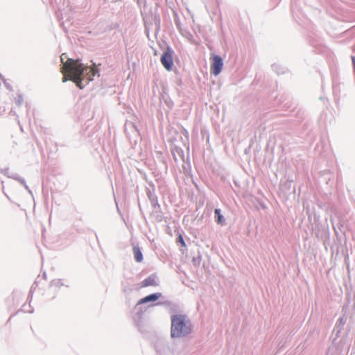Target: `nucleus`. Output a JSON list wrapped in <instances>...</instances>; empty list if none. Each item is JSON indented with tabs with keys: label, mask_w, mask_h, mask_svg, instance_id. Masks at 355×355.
Returning a JSON list of instances; mask_svg holds the SVG:
<instances>
[{
	"label": "nucleus",
	"mask_w": 355,
	"mask_h": 355,
	"mask_svg": "<svg viewBox=\"0 0 355 355\" xmlns=\"http://www.w3.org/2000/svg\"><path fill=\"white\" fill-rule=\"evenodd\" d=\"M173 153L175 160L178 159L177 155H178L180 159L182 160L184 162L188 159V153L185 155L182 150L178 147H175Z\"/></svg>",
	"instance_id": "6"
},
{
	"label": "nucleus",
	"mask_w": 355,
	"mask_h": 355,
	"mask_svg": "<svg viewBox=\"0 0 355 355\" xmlns=\"http://www.w3.org/2000/svg\"><path fill=\"white\" fill-rule=\"evenodd\" d=\"M193 324L185 315L177 314L171 317V336L173 338H184L191 334Z\"/></svg>",
	"instance_id": "2"
},
{
	"label": "nucleus",
	"mask_w": 355,
	"mask_h": 355,
	"mask_svg": "<svg viewBox=\"0 0 355 355\" xmlns=\"http://www.w3.org/2000/svg\"><path fill=\"white\" fill-rule=\"evenodd\" d=\"M176 243H180L181 244V246L186 248H187V245H186V243L182 236L181 234H179L178 238L176 239Z\"/></svg>",
	"instance_id": "9"
},
{
	"label": "nucleus",
	"mask_w": 355,
	"mask_h": 355,
	"mask_svg": "<svg viewBox=\"0 0 355 355\" xmlns=\"http://www.w3.org/2000/svg\"><path fill=\"white\" fill-rule=\"evenodd\" d=\"M215 215H216V220L217 223L223 225L225 222V218L220 213V210L219 209H215Z\"/></svg>",
	"instance_id": "7"
},
{
	"label": "nucleus",
	"mask_w": 355,
	"mask_h": 355,
	"mask_svg": "<svg viewBox=\"0 0 355 355\" xmlns=\"http://www.w3.org/2000/svg\"><path fill=\"white\" fill-rule=\"evenodd\" d=\"M60 60L62 62L61 73L63 74L62 83L71 80L80 89L84 87L83 82L89 83L98 73L94 68L84 65L78 60L67 58L65 53L60 55Z\"/></svg>",
	"instance_id": "1"
},
{
	"label": "nucleus",
	"mask_w": 355,
	"mask_h": 355,
	"mask_svg": "<svg viewBox=\"0 0 355 355\" xmlns=\"http://www.w3.org/2000/svg\"><path fill=\"white\" fill-rule=\"evenodd\" d=\"M134 257L137 262H141L143 259V255L140 250L137 247L133 248Z\"/></svg>",
	"instance_id": "8"
},
{
	"label": "nucleus",
	"mask_w": 355,
	"mask_h": 355,
	"mask_svg": "<svg viewBox=\"0 0 355 355\" xmlns=\"http://www.w3.org/2000/svg\"><path fill=\"white\" fill-rule=\"evenodd\" d=\"M156 281L154 278L149 277L145 281V286H153L156 285Z\"/></svg>",
	"instance_id": "10"
},
{
	"label": "nucleus",
	"mask_w": 355,
	"mask_h": 355,
	"mask_svg": "<svg viewBox=\"0 0 355 355\" xmlns=\"http://www.w3.org/2000/svg\"><path fill=\"white\" fill-rule=\"evenodd\" d=\"M161 296H162V294L160 293H153V294L149 295H148V296L141 299L137 302V305L139 306V305H141V304H146V303H150V302H155L159 298H160Z\"/></svg>",
	"instance_id": "5"
},
{
	"label": "nucleus",
	"mask_w": 355,
	"mask_h": 355,
	"mask_svg": "<svg viewBox=\"0 0 355 355\" xmlns=\"http://www.w3.org/2000/svg\"><path fill=\"white\" fill-rule=\"evenodd\" d=\"M223 67V59L216 55L211 57V72L217 76L222 71Z\"/></svg>",
	"instance_id": "3"
},
{
	"label": "nucleus",
	"mask_w": 355,
	"mask_h": 355,
	"mask_svg": "<svg viewBox=\"0 0 355 355\" xmlns=\"http://www.w3.org/2000/svg\"><path fill=\"white\" fill-rule=\"evenodd\" d=\"M352 60L353 64L355 67V56H352Z\"/></svg>",
	"instance_id": "11"
},
{
	"label": "nucleus",
	"mask_w": 355,
	"mask_h": 355,
	"mask_svg": "<svg viewBox=\"0 0 355 355\" xmlns=\"http://www.w3.org/2000/svg\"><path fill=\"white\" fill-rule=\"evenodd\" d=\"M161 62L166 70H171L173 65V61L172 58V52L171 50L168 49L163 53L161 57Z\"/></svg>",
	"instance_id": "4"
}]
</instances>
